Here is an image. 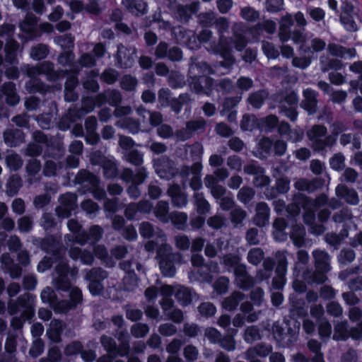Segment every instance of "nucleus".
Segmentation results:
<instances>
[{
	"instance_id": "f257e3e1",
	"label": "nucleus",
	"mask_w": 362,
	"mask_h": 362,
	"mask_svg": "<svg viewBox=\"0 0 362 362\" xmlns=\"http://www.w3.org/2000/svg\"><path fill=\"white\" fill-rule=\"evenodd\" d=\"M210 67L206 62H202L189 67L188 77L191 87L194 92L210 95L215 90L216 81L204 74Z\"/></svg>"
},
{
	"instance_id": "f03ea898",
	"label": "nucleus",
	"mask_w": 362,
	"mask_h": 362,
	"mask_svg": "<svg viewBox=\"0 0 362 362\" xmlns=\"http://www.w3.org/2000/svg\"><path fill=\"white\" fill-rule=\"evenodd\" d=\"M315 206V202L312 198L300 192L295 193L291 203L286 206L287 217L291 220L296 221L303 209V220L305 223H308L309 221L315 218L313 211Z\"/></svg>"
},
{
	"instance_id": "7ed1b4c3",
	"label": "nucleus",
	"mask_w": 362,
	"mask_h": 362,
	"mask_svg": "<svg viewBox=\"0 0 362 362\" xmlns=\"http://www.w3.org/2000/svg\"><path fill=\"white\" fill-rule=\"evenodd\" d=\"M20 30L30 40H33L41 35L42 32H49L52 27L49 23H41L37 27V19L33 14H27L25 19L19 24Z\"/></svg>"
},
{
	"instance_id": "20e7f679",
	"label": "nucleus",
	"mask_w": 362,
	"mask_h": 362,
	"mask_svg": "<svg viewBox=\"0 0 362 362\" xmlns=\"http://www.w3.org/2000/svg\"><path fill=\"white\" fill-rule=\"evenodd\" d=\"M83 302L82 291L77 286H74L69 294L68 299L58 300L54 305L56 312L66 314L69 311L75 310Z\"/></svg>"
},
{
	"instance_id": "39448f33",
	"label": "nucleus",
	"mask_w": 362,
	"mask_h": 362,
	"mask_svg": "<svg viewBox=\"0 0 362 362\" xmlns=\"http://www.w3.org/2000/svg\"><path fill=\"white\" fill-rule=\"evenodd\" d=\"M34 243L47 254L57 257L61 247L60 240L54 235L36 238Z\"/></svg>"
},
{
	"instance_id": "423d86ee",
	"label": "nucleus",
	"mask_w": 362,
	"mask_h": 362,
	"mask_svg": "<svg viewBox=\"0 0 362 362\" xmlns=\"http://www.w3.org/2000/svg\"><path fill=\"white\" fill-rule=\"evenodd\" d=\"M233 40L221 37L216 47V52L223 58V61L221 62L223 67H229L235 62V59L233 56Z\"/></svg>"
},
{
	"instance_id": "0eeeda50",
	"label": "nucleus",
	"mask_w": 362,
	"mask_h": 362,
	"mask_svg": "<svg viewBox=\"0 0 362 362\" xmlns=\"http://www.w3.org/2000/svg\"><path fill=\"white\" fill-rule=\"evenodd\" d=\"M66 327V323L63 320L59 319L52 320L46 332L49 340L54 344L61 343L62 340V335Z\"/></svg>"
},
{
	"instance_id": "6e6552de",
	"label": "nucleus",
	"mask_w": 362,
	"mask_h": 362,
	"mask_svg": "<svg viewBox=\"0 0 362 362\" xmlns=\"http://www.w3.org/2000/svg\"><path fill=\"white\" fill-rule=\"evenodd\" d=\"M304 99L301 101L300 106L308 112V115H314L317 109V93L312 88H306L303 91Z\"/></svg>"
},
{
	"instance_id": "1a4fd4ad",
	"label": "nucleus",
	"mask_w": 362,
	"mask_h": 362,
	"mask_svg": "<svg viewBox=\"0 0 362 362\" xmlns=\"http://www.w3.org/2000/svg\"><path fill=\"white\" fill-rule=\"evenodd\" d=\"M335 192L339 199H344L349 204L357 205L359 202L357 192L345 185H338L335 189Z\"/></svg>"
},
{
	"instance_id": "9d476101",
	"label": "nucleus",
	"mask_w": 362,
	"mask_h": 362,
	"mask_svg": "<svg viewBox=\"0 0 362 362\" xmlns=\"http://www.w3.org/2000/svg\"><path fill=\"white\" fill-rule=\"evenodd\" d=\"M270 209L268 204L264 202L257 203L253 218L254 223L258 227H264L268 223Z\"/></svg>"
},
{
	"instance_id": "9b49d317",
	"label": "nucleus",
	"mask_w": 362,
	"mask_h": 362,
	"mask_svg": "<svg viewBox=\"0 0 362 362\" xmlns=\"http://www.w3.org/2000/svg\"><path fill=\"white\" fill-rule=\"evenodd\" d=\"M45 154L49 158L57 159L64 153L62 142L54 136L48 137L47 142L45 144Z\"/></svg>"
},
{
	"instance_id": "f8f14e48",
	"label": "nucleus",
	"mask_w": 362,
	"mask_h": 362,
	"mask_svg": "<svg viewBox=\"0 0 362 362\" xmlns=\"http://www.w3.org/2000/svg\"><path fill=\"white\" fill-rule=\"evenodd\" d=\"M4 141L8 146L16 147L25 141V134L18 129H6L4 132Z\"/></svg>"
},
{
	"instance_id": "ddd939ff",
	"label": "nucleus",
	"mask_w": 362,
	"mask_h": 362,
	"mask_svg": "<svg viewBox=\"0 0 362 362\" xmlns=\"http://www.w3.org/2000/svg\"><path fill=\"white\" fill-rule=\"evenodd\" d=\"M19 43L15 40H8L4 47L5 63L9 65H13L18 63V51L19 49Z\"/></svg>"
},
{
	"instance_id": "4468645a",
	"label": "nucleus",
	"mask_w": 362,
	"mask_h": 362,
	"mask_svg": "<svg viewBox=\"0 0 362 362\" xmlns=\"http://www.w3.org/2000/svg\"><path fill=\"white\" fill-rule=\"evenodd\" d=\"M127 11L136 16L144 15L148 11V5L144 0H122Z\"/></svg>"
},
{
	"instance_id": "2eb2a0df",
	"label": "nucleus",
	"mask_w": 362,
	"mask_h": 362,
	"mask_svg": "<svg viewBox=\"0 0 362 362\" xmlns=\"http://www.w3.org/2000/svg\"><path fill=\"white\" fill-rule=\"evenodd\" d=\"M77 184L83 185L88 183L90 187H97L100 183V178L93 173L88 170H81L78 171L75 177Z\"/></svg>"
},
{
	"instance_id": "dca6fc26",
	"label": "nucleus",
	"mask_w": 362,
	"mask_h": 362,
	"mask_svg": "<svg viewBox=\"0 0 362 362\" xmlns=\"http://www.w3.org/2000/svg\"><path fill=\"white\" fill-rule=\"evenodd\" d=\"M160 272L165 277H173L176 270L173 261L170 255H165L161 257L159 261Z\"/></svg>"
},
{
	"instance_id": "f3484780",
	"label": "nucleus",
	"mask_w": 362,
	"mask_h": 362,
	"mask_svg": "<svg viewBox=\"0 0 362 362\" xmlns=\"http://www.w3.org/2000/svg\"><path fill=\"white\" fill-rule=\"evenodd\" d=\"M305 228L303 225L295 224L293 226L290 238L293 245L298 247H303L305 244Z\"/></svg>"
},
{
	"instance_id": "a211bd4d",
	"label": "nucleus",
	"mask_w": 362,
	"mask_h": 362,
	"mask_svg": "<svg viewBox=\"0 0 362 362\" xmlns=\"http://www.w3.org/2000/svg\"><path fill=\"white\" fill-rule=\"evenodd\" d=\"M194 291L192 288L181 286L179 288L175 294V297L177 301L183 306L189 305L193 300Z\"/></svg>"
},
{
	"instance_id": "6ab92c4d",
	"label": "nucleus",
	"mask_w": 362,
	"mask_h": 362,
	"mask_svg": "<svg viewBox=\"0 0 362 362\" xmlns=\"http://www.w3.org/2000/svg\"><path fill=\"white\" fill-rule=\"evenodd\" d=\"M194 205L197 213L199 215H206L211 209L209 202L204 198L202 192H194Z\"/></svg>"
},
{
	"instance_id": "aec40b11",
	"label": "nucleus",
	"mask_w": 362,
	"mask_h": 362,
	"mask_svg": "<svg viewBox=\"0 0 362 362\" xmlns=\"http://www.w3.org/2000/svg\"><path fill=\"white\" fill-rule=\"evenodd\" d=\"M193 30H192L187 29L182 25H179L173 28L172 35L177 44L185 46Z\"/></svg>"
},
{
	"instance_id": "412c9836",
	"label": "nucleus",
	"mask_w": 362,
	"mask_h": 362,
	"mask_svg": "<svg viewBox=\"0 0 362 362\" xmlns=\"http://www.w3.org/2000/svg\"><path fill=\"white\" fill-rule=\"evenodd\" d=\"M40 75H45L49 81H54L58 78V74L54 69V64L49 61H45L38 64Z\"/></svg>"
},
{
	"instance_id": "4be33fe9",
	"label": "nucleus",
	"mask_w": 362,
	"mask_h": 362,
	"mask_svg": "<svg viewBox=\"0 0 362 362\" xmlns=\"http://www.w3.org/2000/svg\"><path fill=\"white\" fill-rule=\"evenodd\" d=\"M240 128L243 131L249 132L260 129L259 119L253 115H244L240 122Z\"/></svg>"
},
{
	"instance_id": "5701e85b",
	"label": "nucleus",
	"mask_w": 362,
	"mask_h": 362,
	"mask_svg": "<svg viewBox=\"0 0 362 362\" xmlns=\"http://www.w3.org/2000/svg\"><path fill=\"white\" fill-rule=\"evenodd\" d=\"M267 95L268 93L265 90L260 89L250 93L247 98V101L253 107L259 109L264 104Z\"/></svg>"
},
{
	"instance_id": "b1692460",
	"label": "nucleus",
	"mask_w": 362,
	"mask_h": 362,
	"mask_svg": "<svg viewBox=\"0 0 362 362\" xmlns=\"http://www.w3.org/2000/svg\"><path fill=\"white\" fill-rule=\"evenodd\" d=\"M295 188L300 192H313L319 187L318 182L315 180H308L300 179L294 184Z\"/></svg>"
},
{
	"instance_id": "393cba45",
	"label": "nucleus",
	"mask_w": 362,
	"mask_h": 362,
	"mask_svg": "<svg viewBox=\"0 0 362 362\" xmlns=\"http://www.w3.org/2000/svg\"><path fill=\"white\" fill-rule=\"evenodd\" d=\"M206 122L203 119L190 120L186 123L185 139H189L193 134L199 130H204Z\"/></svg>"
},
{
	"instance_id": "a878e982",
	"label": "nucleus",
	"mask_w": 362,
	"mask_h": 362,
	"mask_svg": "<svg viewBox=\"0 0 362 362\" xmlns=\"http://www.w3.org/2000/svg\"><path fill=\"white\" fill-rule=\"evenodd\" d=\"M49 49L48 45L40 43L30 49V57L33 59L40 61L45 59L49 54Z\"/></svg>"
},
{
	"instance_id": "bb28decb",
	"label": "nucleus",
	"mask_w": 362,
	"mask_h": 362,
	"mask_svg": "<svg viewBox=\"0 0 362 362\" xmlns=\"http://www.w3.org/2000/svg\"><path fill=\"white\" fill-rule=\"evenodd\" d=\"M103 176L106 179H114L119 175V170L116 163L108 159L102 165Z\"/></svg>"
},
{
	"instance_id": "cd10ccee",
	"label": "nucleus",
	"mask_w": 362,
	"mask_h": 362,
	"mask_svg": "<svg viewBox=\"0 0 362 362\" xmlns=\"http://www.w3.org/2000/svg\"><path fill=\"white\" fill-rule=\"evenodd\" d=\"M170 193L173 205L177 207H183L186 206L187 204V196L180 191L179 186H175Z\"/></svg>"
},
{
	"instance_id": "c85d7f7f",
	"label": "nucleus",
	"mask_w": 362,
	"mask_h": 362,
	"mask_svg": "<svg viewBox=\"0 0 362 362\" xmlns=\"http://www.w3.org/2000/svg\"><path fill=\"white\" fill-rule=\"evenodd\" d=\"M234 90L233 81L228 78H221L216 81L215 90L222 95L231 93Z\"/></svg>"
},
{
	"instance_id": "c756f323",
	"label": "nucleus",
	"mask_w": 362,
	"mask_h": 362,
	"mask_svg": "<svg viewBox=\"0 0 362 362\" xmlns=\"http://www.w3.org/2000/svg\"><path fill=\"white\" fill-rule=\"evenodd\" d=\"M75 38L71 33H66L54 38V42L59 45L63 50L73 49Z\"/></svg>"
},
{
	"instance_id": "7c9ffc66",
	"label": "nucleus",
	"mask_w": 362,
	"mask_h": 362,
	"mask_svg": "<svg viewBox=\"0 0 362 362\" xmlns=\"http://www.w3.org/2000/svg\"><path fill=\"white\" fill-rule=\"evenodd\" d=\"M173 225L178 230H185L187 226V215L185 212H175L170 215Z\"/></svg>"
},
{
	"instance_id": "2f4dec72",
	"label": "nucleus",
	"mask_w": 362,
	"mask_h": 362,
	"mask_svg": "<svg viewBox=\"0 0 362 362\" xmlns=\"http://www.w3.org/2000/svg\"><path fill=\"white\" fill-rule=\"evenodd\" d=\"M255 195V191L249 186H243L238 192L237 198L243 204H249Z\"/></svg>"
},
{
	"instance_id": "473e14b6",
	"label": "nucleus",
	"mask_w": 362,
	"mask_h": 362,
	"mask_svg": "<svg viewBox=\"0 0 362 362\" xmlns=\"http://www.w3.org/2000/svg\"><path fill=\"white\" fill-rule=\"evenodd\" d=\"M327 133V129L324 124H314L308 132L307 136L309 140L322 139Z\"/></svg>"
},
{
	"instance_id": "72a5a7b5",
	"label": "nucleus",
	"mask_w": 362,
	"mask_h": 362,
	"mask_svg": "<svg viewBox=\"0 0 362 362\" xmlns=\"http://www.w3.org/2000/svg\"><path fill=\"white\" fill-rule=\"evenodd\" d=\"M231 334H227L223 337H221L218 344L220 346L227 351H232L235 349V341L233 337V333L236 332L235 329L232 330Z\"/></svg>"
},
{
	"instance_id": "f704fd0d",
	"label": "nucleus",
	"mask_w": 362,
	"mask_h": 362,
	"mask_svg": "<svg viewBox=\"0 0 362 362\" xmlns=\"http://www.w3.org/2000/svg\"><path fill=\"white\" fill-rule=\"evenodd\" d=\"M194 12V11L192 10L190 6L179 5L176 9L175 15L181 22L187 23Z\"/></svg>"
},
{
	"instance_id": "c9c22d12",
	"label": "nucleus",
	"mask_w": 362,
	"mask_h": 362,
	"mask_svg": "<svg viewBox=\"0 0 362 362\" xmlns=\"http://www.w3.org/2000/svg\"><path fill=\"white\" fill-rule=\"evenodd\" d=\"M107 276V272L103 269L98 267L90 270L86 274V279L88 281H97L103 283Z\"/></svg>"
},
{
	"instance_id": "e433bc0d",
	"label": "nucleus",
	"mask_w": 362,
	"mask_h": 362,
	"mask_svg": "<svg viewBox=\"0 0 362 362\" xmlns=\"http://www.w3.org/2000/svg\"><path fill=\"white\" fill-rule=\"evenodd\" d=\"M83 345L78 340L73 341L66 345L64 349V354L66 356H76L83 351Z\"/></svg>"
},
{
	"instance_id": "4c0bfd02",
	"label": "nucleus",
	"mask_w": 362,
	"mask_h": 362,
	"mask_svg": "<svg viewBox=\"0 0 362 362\" xmlns=\"http://www.w3.org/2000/svg\"><path fill=\"white\" fill-rule=\"evenodd\" d=\"M169 206L165 201H159L154 210L156 216L160 221L166 222L168 221Z\"/></svg>"
},
{
	"instance_id": "58836bf2",
	"label": "nucleus",
	"mask_w": 362,
	"mask_h": 362,
	"mask_svg": "<svg viewBox=\"0 0 362 362\" xmlns=\"http://www.w3.org/2000/svg\"><path fill=\"white\" fill-rule=\"evenodd\" d=\"M90 75L92 77H88L86 80L83 81V87L87 92L97 93L100 89V86L98 81L93 77L96 76L98 73L95 71H92Z\"/></svg>"
},
{
	"instance_id": "ea45409f",
	"label": "nucleus",
	"mask_w": 362,
	"mask_h": 362,
	"mask_svg": "<svg viewBox=\"0 0 362 362\" xmlns=\"http://www.w3.org/2000/svg\"><path fill=\"white\" fill-rule=\"evenodd\" d=\"M329 53L332 56L344 57L346 53H349L351 56H354L356 53L355 49H347L341 45L332 44L329 45Z\"/></svg>"
},
{
	"instance_id": "a19ab883",
	"label": "nucleus",
	"mask_w": 362,
	"mask_h": 362,
	"mask_svg": "<svg viewBox=\"0 0 362 362\" xmlns=\"http://www.w3.org/2000/svg\"><path fill=\"white\" fill-rule=\"evenodd\" d=\"M117 66L121 69L129 68L132 64V58L127 55L125 52H122L118 48L115 56Z\"/></svg>"
},
{
	"instance_id": "79ce46f5",
	"label": "nucleus",
	"mask_w": 362,
	"mask_h": 362,
	"mask_svg": "<svg viewBox=\"0 0 362 362\" xmlns=\"http://www.w3.org/2000/svg\"><path fill=\"white\" fill-rule=\"evenodd\" d=\"M59 201L61 205L71 208L74 210L77 207V197L71 192H66L59 197Z\"/></svg>"
},
{
	"instance_id": "37998d69",
	"label": "nucleus",
	"mask_w": 362,
	"mask_h": 362,
	"mask_svg": "<svg viewBox=\"0 0 362 362\" xmlns=\"http://www.w3.org/2000/svg\"><path fill=\"white\" fill-rule=\"evenodd\" d=\"M187 98V94L182 93L179 95L178 98H172L167 106L170 107L172 110L176 114H179Z\"/></svg>"
},
{
	"instance_id": "c03bdc74",
	"label": "nucleus",
	"mask_w": 362,
	"mask_h": 362,
	"mask_svg": "<svg viewBox=\"0 0 362 362\" xmlns=\"http://www.w3.org/2000/svg\"><path fill=\"white\" fill-rule=\"evenodd\" d=\"M216 16L213 11L200 13L198 15V21L202 28L211 27L215 21Z\"/></svg>"
},
{
	"instance_id": "a18cd8bd",
	"label": "nucleus",
	"mask_w": 362,
	"mask_h": 362,
	"mask_svg": "<svg viewBox=\"0 0 362 362\" xmlns=\"http://www.w3.org/2000/svg\"><path fill=\"white\" fill-rule=\"evenodd\" d=\"M119 77V72L111 68L105 69L100 75V79L103 82L112 85L115 83Z\"/></svg>"
},
{
	"instance_id": "49530a36",
	"label": "nucleus",
	"mask_w": 362,
	"mask_h": 362,
	"mask_svg": "<svg viewBox=\"0 0 362 362\" xmlns=\"http://www.w3.org/2000/svg\"><path fill=\"white\" fill-rule=\"evenodd\" d=\"M126 160L130 164L140 166L144 163L143 154L137 149H132L126 154Z\"/></svg>"
},
{
	"instance_id": "de8ad7c7",
	"label": "nucleus",
	"mask_w": 362,
	"mask_h": 362,
	"mask_svg": "<svg viewBox=\"0 0 362 362\" xmlns=\"http://www.w3.org/2000/svg\"><path fill=\"white\" fill-rule=\"evenodd\" d=\"M240 16L249 22H255L259 18V13L251 6H245L240 10Z\"/></svg>"
},
{
	"instance_id": "09e8293b",
	"label": "nucleus",
	"mask_w": 362,
	"mask_h": 362,
	"mask_svg": "<svg viewBox=\"0 0 362 362\" xmlns=\"http://www.w3.org/2000/svg\"><path fill=\"white\" fill-rule=\"evenodd\" d=\"M100 341L102 346L107 353L112 354L116 353L117 343L113 338L103 334L100 337Z\"/></svg>"
},
{
	"instance_id": "8fccbe9b",
	"label": "nucleus",
	"mask_w": 362,
	"mask_h": 362,
	"mask_svg": "<svg viewBox=\"0 0 362 362\" xmlns=\"http://www.w3.org/2000/svg\"><path fill=\"white\" fill-rule=\"evenodd\" d=\"M247 216L246 211L240 206H236L231 209L230 213V219L232 223L235 225L240 224Z\"/></svg>"
},
{
	"instance_id": "3c124183",
	"label": "nucleus",
	"mask_w": 362,
	"mask_h": 362,
	"mask_svg": "<svg viewBox=\"0 0 362 362\" xmlns=\"http://www.w3.org/2000/svg\"><path fill=\"white\" fill-rule=\"evenodd\" d=\"M139 233L144 239H151L154 237L155 230L152 223L144 221L140 223L139 228Z\"/></svg>"
},
{
	"instance_id": "603ef678",
	"label": "nucleus",
	"mask_w": 362,
	"mask_h": 362,
	"mask_svg": "<svg viewBox=\"0 0 362 362\" xmlns=\"http://www.w3.org/2000/svg\"><path fill=\"white\" fill-rule=\"evenodd\" d=\"M149 332V327L145 323H136L131 327V333L135 338H143Z\"/></svg>"
},
{
	"instance_id": "864d4df0",
	"label": "nucleus",
	"mask_w": 362,
	"mask_h": 362,
	"mask_svg": "<svg viewBox=\"0 0 362 362\" xmlns=\"http://www.w3.org/2000/svg\"><path fill=\"white\" fill-rule=\"evenodd\" d=\"M136 86L137 80L136 77L132 76V75H124L121 79L120 86L122 89L126 91L134 90L136 88Z\"/></svg>"
},
{
	"instance_id": "5fc2aeb1",
	"label": "nucleus",
	"mask_w": 362,
	"mask_h": 362,
	"mask_svg": "<svg viewBox=\"0 0 362 362\" xmlns=\"http://www.w3.org/2000/svg\"><path fill=\"white\" fill-rule=\"evenodd\" d=\"M75 121V115L71 112L62 115L57 124V127L61 131H66L69 129L71 124Z\"/></svg>"
},
{
	"instance_id": "6e6d98bb",
	"label": "nucleus",
	"mask_w": 362,
	"mask_h": 362,
	"mask_svg": "<svg viewBox=\"0 0 362 362\" xmlns=\"http://www.w3.org/2000/svg\"><path fill=\"white\" fill-rule=\"evenodd\" d=\"M6 163L11 170L17 171L23 165V160L18 154H12L6 156Z\"/></svg>"
},
{
	"instance_id": "4d7b16f0",
	"label": "nucleus",
	"mask_w": 362,
	"mask_h": 362,
	"mask_svg": "<svg viewBox=\"0 0 362 362\" xmlns=\"http://www.w3.org/2000/svg\"><path fill=\"white\" fill-rule=\"evenodd\" d=\"M264 252L259 247L251 249L247 254V261L253 265H258L263 259Z\"/></svg>"
},
{
	"instance_id": "13d9d810",
	"label": "nucleus",
	"mask_w": 362,
	"mask_h": 362,
	"mask_svg": "<svg viewBox=\"0 0 362 362\" xmlns=\"http://www.w3.org/2000/svg\"><path fill=\"white\" fill-rule=\"evenodd\" d=\"M260 128H265L267 130L272 131L274 129L278 124L279 119L276 115H270L266 117L259 119Z\"/></svg>"
},
{
	"instance_id": "bf43d9fd",
	"label": "nucleus",
	"mask_w": 362,
	"mask_h": 362,
	"mask_svg": "<svg viewBox=\"0 0 362 362\" xmlns=\"http://www.w3.org/2000/svg\"><path fill=\"white\" fill-rule=\"evenodd\" d=\"M277 264L275 273L279 276H286L287 272L288 260L284 254H278L276 255Z\"/></svg>"
},
{
	"instance_id": "052dcab7",
	"label": "nucleus",
	"mask_w": 362,
	"mask_h": 362,
	"mask_svg": "<svg viewBox=\"0 0 362 362\" xmlns=\"http://www.w3.org/2000/svg\"><path fill=\"white\" fill-rule=\"evenodd\" d=\"M17 348V335L8 333L5 341V351L10 354L14 355Z\"/></svg>"
},
{
	"instance_id": "680f3d73",
	"label": "nucleus",
	"mask_w": 362,
	"mask_h": 362,
	"mask_svg": "<svg viewBox=\"0 0 362 362\" xmlns=\"http://www.w3.org/2000/svg\"><path fill=\"white\" fill-rule=\"evenodd\" d=\"M262 51L268 59H276L279 56V51L272 42H264L262 43Z\"/></svg>"
},
{
	"instance_id": "e2e57ef3",
	"label": "nucleus",
	"mask_w": 362,
	"mask_h": 362,
	"mask_svg": "<svg viewBox=\"0 0 362 362\" xmlns=\"http://www.w3.org/2000/svg\"><path fill=\"white\" fill-rule=\"evenodd\" d=\"M244 172L255 177L257 174L265 173V169L259 165L257 161L252 160L251 163L245 165Z\"/></svg>"
},
{
	"instance_id": "0e129e2a",
	"label": "nucleus",
	"mask_w": 362,
	"mask_h": 362,
	"mask_svg": "<svg viewBox=\"0 0 362 362\" xmlns=\"http://www.w3.org/2000/svg\"><path fill=\"white\" fill-rule=\"evenodd\" d=\"M356 257V253L352 249H342L338 256L339 261L341 264H347L352 262Z\"/></svg>"
},
{
	"instance_id": "69168bd1",
	"label": "nucleus",
	"mask_w": 362,
	"mask_h": 362,
	"mask_svg": "<svg viewBox=\"0 0 362 362\" xmlns=\"http://www.w3.org/2000/svg\"><path fill=\"white\" fill-rule=\"evenodd\" d=\"M198 310L201 315L209 317L215 315L216 308L212 303H202L198 307Z\"/></svg>"
},
{
	"instance_id": "338daca9",
	"label": "nucleus",
	"mask_w": 362,
	"mask_h": 362,
	"mask_svg": "<svg viewBox=\"0 0 362 362\" xmlns=\"http://www.w3.org/2000/svg\"><path fill=\"white\" fill-rule=\"evenodd\" d=\"M272 334L274 339L278 343L284 341L287 337L284 327L278 322H274L272 325Z\"/></svg>"
},
{
	"instance_id": "774afa93",
	"label": "nucleus",
	"mask_w": 362,
	"mask_h": 362,
	"mask_svg": "<svg viewBox=\"0 0 362 362\" xmlns=\"http://www.w3.org/2000/svg\"><path fill=\"white\" fill-rule=\"evenodd\" d=\"M40 225L48 231L56 226L57 222L51 213L45 212L42 216Z\"/></svg>"
}]
</instances>
